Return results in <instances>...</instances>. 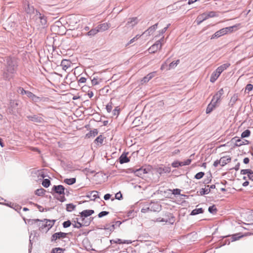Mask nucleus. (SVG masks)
Wrapping results in <instances>:
<instances>
[{
  "label": "nucleus",
  "mask_w": 253,
  "mask_h": 253,
  "mask_svg": "<svg viewBox=\"0 0 253 253\" xmlns=\"http://www.w3.org/2000/svg\"><path fill=\"white\" fill-rule=\"evenodd\" d=\"M203 211H204L202 208L195 209L192 211L191 214L194 215L199 213H202L203 212Z\"/></svg>",
  "instance_id": "27"
},
{
  "label": "nucleus",
  "mask_w": 253,
  "mask_h": 253,
  "mask_svg": "<svg viewBox=\"0 0 253 253\" xmlns=\"http://www.w3.org/2000/svg\"><path fill=\"white\" fill-rule=\"evenodd\" d=\"M87 95L89 98H91L93 96V93L92 91H88Z\"/></svg>",
  "instance_id": "62"
},
{
  "label": "nucleus",
  "mask_w": 253,
  "mask_h": 253,
  "mask_svg": "<svg viewBox=\"0 0 253 253\" xmlns=\"http://www.w3.org/2000/svg\"><path fill=\"white\" fill-rule=\"evenodd\" d=\"M50 184V180L48 179H45L43 180L42 182V185L45 188H47L49 186Z\"/></svg>",
  "instance_id": "35"
},
{
  "label": "nucleus",
  "mask_w": 253,
  "mask_h": 253,
  "mask_svg": "<svg viewBox=\"0 0 253 253\" xmlns=\"http://www.w3.org/2000/svg\"><path fill=\"white\" fill-rule=\"evenodd\" d=\"M250 134H251V131L247 129L242 133L241 137L242 138L247 137L250 135Z\"/></svg>",
  "instance_id": "34"
},
{
  "label": "nucleus",
  "mask_w": 253,
  "mask_h": 253,
  "mask_svg": "<svg viewBox=\"0 0 253 253\" xmlns=\"http://www.w3.org/2000/svg\"><path fill=\"white\" fill-rule=\"evenodd\" d=\"M231 142L234 144L235 146L239 147L248 143V141L246 140H242L238 137H233L231 140Z\"/></svg>",
  "instance_id": "6"
},
{
  "label": "nucleus",
  "mask_w": 253,
  "mask_h": 253,
  "mask_svg": "<svg viewBox=\"0 0 253 253\" xmlns=\"http://www.w3.org/2000/svg\"><path fill=\"white\" fill-rule=\"evenodd\" d=\"M155 74L156 72H153L148 74L146 76L143 78L142 81L144 83L148 82L150 80H151L155 76Z\"/></svg>",
  "instance_id": "19"
},
{
  "label": "nucleus",
  "mask_w": 253,
  "mask_h": 253,
  "mask_svg": "<svg viewBox=\"0 0 253 253\" xmlns=\"http://www.w3.org/2000/svg\"><path fill=\"white\" fill-rule=\"evenodd\" d=\"M52 191L55 194L57 195V199L60 202H64L66 200L65 197V188L63 185H54L52 189Z\"/></svg>",
  "instance_id": "1"
},
{
  "label": "nucleus",
  "mask_w": 253,
  "mask_h": 253,
  "mask_svg": "<svg viewBox=\"0 0 253 253\" xmlns=\"http://www.w3.org/2000/svg\"><path fill=\"white\" fill-rule=\"evenodd\" d=\"M208 19L209 18H212L218 16L217 13L215 11H210L207 13Z\"/></svg>",
  "instance_id": "29"
},
{
  "label": "nucleus",
  "mask_w": 253,
  "mask_h": 253,
  "mask_svg": "<svg viewBox=\"0 0 253 253\" xmlns=\"http://www.w3.org/2000/svg\"><path fill=\"white\" fill-rule=\"evenodd\" d=\"M35 221L40 222V223H39V226L40 229H47V230H49L54 225L55 220L44 219L42 220L36 219L35 220Z\"/></svg>",
  "instance_id": "3"
},
{
  "label": "nucleus",
  "mask_w": 253,
  "mask_h": 253,
  "mask_svg": "<svg viewBox=\"0 0 253 253\" xmlns=\"http://www.w3.org/2000/svg\"><path fill=\"white\" fill-rule=\"evenodd\" d=\"M236 25H234L230 27H225L222 29H220L219 30L216 32L214 34H213L211 39H214L215 38H218L221 36L225 35L228 33H231L233 32L234 29L237 28Z\"/></svg>",
  "instance_id": "2"
},
{
  "label": "nucleus",
  "mask_w": 253,
  "mask_h": 253,
  "mask_svg": "<svg viewBox=\"0 0 253 253\" xmlns=\"http://www.w3.org/2000/svg\"><path fill=\"white\" fill-rule=\"evenodd\" d=\"M128 158L126 156L122 155L120 158V163L123 164L129 162Z\"/></svg>",
  "instance_id": "30"
},
{
  "label": "nucleus",
  "mask_w": 253,
  "mask_h": 253,
  "mask_svg": "<svg viewBox=\"0 0 253 253\" xmlns=\"http://www.w3.org/2000/svg\"><path fill=\"white\" fill-rule=\"evenodd\" d=\"M20 89L21 90V94H26L28 91L25 90L23 88H20Z\"/></svg>",
  "instance_id": "59"
},
{
  "label": "nucleus",
  "mask_w": 253,
  "mask_h": 253,
  "mask_svg": "<svg viewBox=\"0 0 253 253\" xmlns=\"http://www.w3.org/2000/svg\"><path fill=\"white\" fill-rule=\"evenodd\" d=\"M251 172V170L250 169H243L242 170L241 172L243 174H247L248 175V174L250 173Z\"/></svg>",
  "instance_id": "49"
},
{
  "label": "nucleus",
  "mask_w": 253,
  "mask_h": 253,
  "mask_svg": "<svg viewBox=\"0 0 253 253\" xmlns=\"http://www.w3.org/2000/svg\"><path fill=\"white\" fill-rule=\"evenodd\" d=\"M154 204H150L149 207L146 208H143L141 209V212L143 213H146L149 211H152L153 208L154 207Z\"/></svg>",
  "instance_id": "32"
},
{
  "label": "nucleus",
  "mask_w": 253,
  "mask_h": 253,
  "mask_svg": "<svg viewBox=\"0 0 253 253\" xmlns=\"http://www.w3.org/2000/svg\"><path fill=\"white\" fill-rule=\"evenodd\" d=\"M167 63L166 62H165L164 63H163L162 65V66L161 67V70H164L166 68V67H167Z\"/></svg>",
  "instance_id": "58"
},
{
  "label": "nucleus",
  "mask_w": 253,
  "mask_h": 253,
  "mask_svg": "<svg viewBox=\"0 0 253 253\" xmlns=\"http://www.w3.org/2000/svg\"><path fill=\"white\" fill-rule=\"evenodd\" d=\"M27 96L32 99L33 100L36 101L37 99H39L40 98L39 97H38L36 96L35 94H34L32 92L28 91V92H26Z\"/></svg>",
  "instance_id": "24"
},
{
  "label": "nucleus",
  "mask_w": 253,
  "mask_h": 253,
  "mask_svg": "<svg viewBox=\"0 0 253 253\" xmlns=\"http://www.w3.org/2000/svg\"><path fill=\"white\" fill-rule=\"evenodd\" d=\"M208 19L207 13H203L198 16L196 21L198 25H200L204 21Z\"/></svg>",
  "instance_id": "12"
},
{
  "label": "nucleus",
  "mask_w": 253,
  "mask_h": 253,
  "mask_svg": "<svg viewBox=\"0 0 253 253\" xmlns=\"http://www.w3.org/2000/svg\"><path fill=\"white\" fill-rule=\"evenodd\" d=\"M75 208V206L73 204H68L67 205V210L68 211H72Z\"/></svg>",
  "instance_id": "41"
},
{
  "label": "nucleus",
  "mask_w": 253,
  "mask_h": 253,
  "mask_svg": "<svg viewBox=\"0 0 253 253\" xmlns=\"http://www.w3.org/2000/svg\"><path fill=\"white\" fill-rule=\"evenodd\" d=\"M138 23V19L137 17L130 18L128 19L126 25L133 27L136 25Z\"/></svg>",
  "instance_id": "13"
},
{
  "label": "nucleus",
  "mask_w": 253,
  "mask_h": 253,
  "mask_svg": "<svg viewBox=\"0 0 253 253\" xmlns=\"http://www.w3.org/2000/svg\"><path fill=\"white\" fill-rule=\"evenodd\" d=\"M171 191V190H170ZM172 193L173 195H180L181 190L179 189H174L171 190Z\"/></svg>",
  "instance_id": "42"
},
{
  "label": "nucleus",
  "mask_w": 253,
  "mask_h": 253,
  "mask_svg": "<svg viewBox=\"0 0 253 253\" xmlns=\"http://www.w3.org/2000/svg\"><path fill=\"white\" fill-rule=\"evenodd\" d=\"M253 89V85L252 84H248L246 87V90H248L249 92L252 90Z\"/></svg>",
  "instance_id": "44"
},
{
  "label": "nucleus",
  "mask_w": 253,
  "mask_h": 253,
  "mask_svg": "<svg viewBox=\"0 0 253 253\" xmlns=\"http://www.w3.org/2000/svg\"><path fill=\"white\" fill-rule=\"evenodd\" d=\"M65 250L64 249L61 248H55L52 250L51 253H64Z\"/></svg>",
  "instance_id": "28"
},
{
  "label": "nucleus",
  "mask_w": 253,
  "mask_h": 253,
  "mask_svg": "<svg viewBox=\"0 0 253 253\" xmlns=\"http://www.w3.org/2000/svg\"><path fill=\"white\" fill-rule=\"evenodd\" d=\"M120 109L119 107H116L113 110V113L114 116H118L119 114Z\"/></svg>",
  "instance_id": "43"
},
{
  "label": "nucleus",
  "mask_w": 253,
  "mask_h": 253,
  "mask_svg": "<svg viewBox=\"0 0 253 253\" xmlns=\"http://www.w3.org/2000/svg\"><path fill=\"white\" fill-rule=\"evenodd\" d=\"M158 26V24H156L153 26L150 27L147 30H146L143 34L148 32L149 35L152 34L153 32L157 29Z\"/></svg>",
  "instance_id": "25"
},
{
  "label": "nucleus",
  "mask_w": 253,
  "mask_h": 253,
  "mask_svg": "<svg viewBox=\"0 0 253 253\" xmlns=\"http://www.w3.org/2000/svg\"><path fill=\"white\" fill-rule=\"evenodd\" d=\"M204 175H205L204 172H199L195 175V178L197 179H200L202 178L204 176Z\"/></svg>",
  "instance_id": "38"
},
{
  "label": "nucleus",
  "mask_w": 253,
  "mask_h": 253,
  "mask_svg": "<svg viewBox=\"0 0 253 253\" xmlns=\"http://www.w3.org/2000/svg\"><path fill=\"white\" fill-rule=\"evenodd\" d=\"M28 118L31 121L36 123H42L43 121V119L42 117L34 115L32 116H28Z\"/></svg>",
  "instance_id": "14"
},
{
  "label": "nucleus",
  "mask_w": 253,
  "mask_h": 253,
  "mask_svg": "<svg viewBox=\"0 0 253 253\" xmlns=\"http://www.w3.org/2000/svg\"><path fill=\"white\" fill-rule=\"evenodd\" d=\"M115 197L117 199L120 200L122 198V195L120 192L116 194Z\"/></svg>",
  "instance_id": "53"
},
{
  "label": "nucleus",
  "mask_w": 253,
  "mask_h": 253,
  "mask_svg": "<svg viewBox=\"0 0 253 253\" xmlns=\"http://www.w3.org/2000/svg\"><path fill=\"white\" fill-rule=\"evenodd\" d=\"M250 160L248 158H245L244 159L243 162L245 164H247L249 163Z\"/></svg>",
  "instance_id": "61"
},
{
  "label": "nucleus",
  "mask_w": 253,
  "mask_h": 253,
  "mask_svg": "<svg viewBox=\"0 0 253 253\" xmlns=\"http://www.w3.org/2000/svg\"><path fill=\"white\" fill-rule=\"evenodd\" d=\"M103 141V138L101 135H100L99 136H98L95 140V142L100 143H102Z\"/></svg>",
  "instance_id": "39"
},
{
  "label": "nucleus",
  "mask_w": 253,
  "mask_h": 253,
  "mask_svg": "<svg viewBox=\"0 0 253 253\" xmlns=\"http://www.w3.org/2000/svg\"><path fill=\"white\" fill-rule=\"evenodd\" d=\"M220 75V73H218V71L216 70L212 73L210 78V81L212 83H214Z\"/></svg>",
  "instance_id": "17"
},
{
  "label": "nucleus",
  "mask_w": 253,
  "mask_h": 253,
  "mask_svg": "<svg viewBox=\"0 0 253 253\" xmlns=\"http://www.w3.org/2000/svg\"><path fill=\"white\" fill-rule=\"evenodd\" d=\"M33 19L39 26H44L47 22L45 16L42 15L37 10L36 11V14L33 17Z\"/></svg>",
  "instance_id": "5"
},
{
  "label": "nucleus",
  "mask_w": 253,
  "mask_h": 253,
  "mask_svg": "<svg viewBox=\"0 0 253 253\" xmlns=\"http://www.w3.org/2000/svg\"><path fill=\"white\" fill-rule=\"evenodd\" d=\"M72 62L68 60L63 59L61 63V66L62 67L63 70L66 71L67 69L71 67Z\"/></svg>",
  "instance_id": "11"
},
{
  "label": "nucleus",
  "mask_w": 253,
  "mask_h": 253,
  "mask_svg": "<svg viewBox=\"0 0 253 253\" xmlns=\"http://www.w3.org/2000/svg\"><path fill=\"white\" fill-rule=\"evenodd\" d=\"M111 197V195L109 194H106L104 195V198L105 200H109Z\"/></svg>",
  "instance_id": "55"
},
{
  "label": "nucleus",
  "mask_w": 253,
  "mask_h": 253,
  "mask_svg": "<svg viewBox=\"0 0 253 253\" xmlns=\"http://www.w3.org/2000/svg\"><path fill=\"white\" fill-rule=\"evenodd\" d=\"M209 191H210V190L208 188H207V189L203 188L200 191V194L201 195H204V194H207L209 193Z\"/></svg>",
  "instance_id": "40"
},
{
  "label": "nucleus",
  "mask_w": 253,
  "mask_h": 253,
  "mask_svg": "<svg viewBox=\"0 0 253 253\" xmlns=\"http://www.w3.org/2000/svg\"><path fill=\"white\" fill-rule=\"evenodd\" d=\"M71 223L70 221H69V220L65 221L63 223V225L64 228H67V227H69L71 225Z\"/></svg>",
  "instance_id": "45"
},
{
  "label": "nucleus",
  "mask_w": 253,
  "mask_h": 253,
  "mask_svg": "<svg viewBox=\"0 0 253 253\" xmlns=\"http://www.w3.org/2000/svg\"><path fill=\"white\" fill-rule=\"evenodd\" d=\"M98 33V30L97 29L96 27L94 29H91L87 33V35L90 37L94 36Z\"/></svg>",
  "instance_id": "23"
},
{
  "label": "nucleus",
  "mask_w": 253,
  "mask_h": 253,
  "mask_svg": "<svg viewBox=\"0 0 253 253\" xmlns=\"http://www.w3.org/2000/svg\"><path fill=\"white\" fill-rule=\"evenodd\" d=\"M92 194H94L93 195V197L94 198H99L98 196V192L97 191H92Z\"/></svg>",
  "instance_id": "56"
},
{
  "label": "nucleus",
  "mask_w": 253,
  "mask_h": 253,
  "mask_svg": "<svg viewBox=\"0 0 253 253\" xmlns=\"http://www.w3.org/2000/svg\"><path fill=\"white\" fill-rule=\"evenodd\" d=\"M165 42L164 37H163L159 41L156 42L155 43L153 44L149 48V52L154 53L157 52L158 50H160L162 48V45Z\"/></svg>",
  "instance_id": "4"
},
{
  "label": "nucleus",
  "mask_w": 253,
  "mask_h": 253,
  "mask_svg": "<svg viewBox=\"0 0 253 253\" xmlns=\"http://www.w3.org/2000/svg\"><path fill=\"white\" fill-rule=\"evenodd\" d=\"M223 93H224L223 89L221 88L213 96L211 101L218 104L220 102L221 96L223 95Z\"/></svg>",
  "instance_id": "7"
},
{
  "label": "nucleus",
  "mask_w": 253,
  "mask_h": 253,
  "mask_svg": "<svg viewBox=\"0 0 253 253\" xmlns=\"http://www.w3.org/2000/svg\"><path fill=\"white\" fill-rule=\"evenodd\" d=\"M220 160L221 163V166H224L231 162V158L230 156H226L221 157Z\"/></svg>",
  "instance_id": "16"
},
{
  "label": "nucleus",
  "mask_w": 253,
  "mask_h": 253,
  "mask_svg": "<svg viewBox=\"0 0 253 253\" xmlns=\"http://www.w3.org/2000/svg\"><path fill=\"white\" fill-rule=\"evenodd\" d=\"M230 66V63H225L218 67L216 70L220 74Z\"/></svg>",
  "instance_id": "18"
},
{
  "label": "nucleus",
  "mask_w": 253,
  "mask_h": 253,
  "mask_svg": "<svg viewBox=\"0 0 253 253\" xmlns=\"http://www.w3.org/2000/svg\"><path fill=\"white\" fill-rule=\"evenodd\" d=\"M91 83H92V85H95V84H97V83H98L97 79H93V80H92Z\"/></svg>",
  "instance_id": "60"
},
{
  "label": "nucleus",
  "mask_w": 253,
  "mask_h": 253,
  "mask_svg": "<svg viewBox=\"0 0 253 253\" xmlns=\"http://www.w3.org/2000/svg\"><path fill=\"white\" fill-rule=\"evenodd\" d=\"M135 173L136 175H142V174L146 173L147 171L145 169H139L136 170Z\"/></svg>",
  "instance_id": "33"
},
{
  "label": "nucleus",
  "mask_w": 253,
  "mask_h": 253,
  "mask_svg": "<svg viewBox=\"0 0 253 253\" xmlns=\"http://www.w3.org/2000/svg\"><path fill=\"white\" fill-rule=\"evenodd\" d=\"M94 213L93 210H84L81 212V217H87Z\"/></svg>",
  "instance_id": "20"
},
{
  "label": "nucleus",
  "mask_w": 253,
  "mask_h": 253,
  "mask_svg": "<svg viewBox=\"0 0 253 253\" xmlns=\"http://www.w3.org/2000/svg\"><path fill=\"white\" fill-rule=\"evenodd\" d=\"M88 88V86H87V85H84V86H82V90H83V91H85V90H86Z\"/></svg>",
  "instance_id": "63"
},
{
  "label": "nucleus",
  "mask_w": 253,
  "mask_h": 253,
  "mask_svg": "<svg viewBox=\"0 0 253 253\" xmlns=\"http://www.w3.org/2000/svg\"><path fill=\"white\" fill-rule=\"evenodd\" d=\"M249 185V182L248 181H245L243 183V185L244 186H247V185Z\"/></svg>",
  "instance_id": "64"
},
{
  "label": "nucleus",
  "mask_w": 253,
  "mask_h": 253,
  "mask_svg": "<svg viewBox=\"0 0 253 253\" xmlns=\"http://www.w3.org/2000/svg\"><path fill=\"white\" fill-rule=\"evenodd\" d=\"M217 104L211 101L206 109V113L209 114L216 107Z\"/></svg>",
  "instance_id": "15"
},
{
  "label": "nucleus",
  "mask_w": 253,
  "mask_h": 253,
  "mask_svg": "<svg viewBox=\"0 0 253 253\" xmlns=\"http://www.w3.org/2000/svg\"><path fill=\"white\" fill-rule=\"evenodd\" d=\"M66 235L67 233L61 232L55 233L52 235L51 241H56L57 239L64 238L66 237Z\"/></svg>",
  "instance_id": "9"
},
{
  "label": "nucleus",
  "mask_w": 253,
  "mask_h": 253,
  "mask_svg": "<svg viewBox=\"0 0 253 253\" xmlns=\"http://www.w3.org/2000/svg\"><path fill=\"white\" fill-rule=\"evenodd\" d=\"M243 236H244L243 235H240V233H237V234H234L231 236L230 241H231V242L236 241L237 240H239Z\"/></svg>",
  "instance_id": "22"
},
{
  "label": "nucleus",
  "mask_w": 253,
  "mask_h": 253,
  "mask_svg": "<svg viewBox=\"0 0 253 253\" xmlns=\"http://www.w3.org/2000/svg\"><path fill=\"white\" fill-rule=\"evenodd\" d=\"M219 165L221 166V163L220 162V160L215 161L213 163V166L214 167H217Z\"/></svg>",
  "instance_id": "50"
},
{
  "label": "nucleus",
  "mask_w": 253,
  "mask_h": 253,
  "mask_svg": "<svg viewBox=\"0 0 253 253\" xmlns=\"http://www.w3.org/2000/svg\"><path fill=\"white\" fill-rule=\"evenodd\" d=\"M209 211L210 212H215L216 211V208L214 206H210L209 208Z\"/></svg>",
  "instance_id": "48"
},
{
  "label": "nucleus",
  "mask_w": 253,
  "mask_h": 253,
  "mask_svg": "<svg viewBox=\"0 0 253 253\" xmlns=\"http://www.w3.org/2000/svg\"><path fill=\"white\" fill-rule=\"evenodd\" d=\"M108 213H109V212H108V211H101V212H100L98 214V217H102L105 215H107Z\"/></svg>",
  "instance_id": "46"
},
{
  "label": "nucleus",
  "mask_w": 253,
  "mask_h": 253,
  "mask_svg": "<svg viewBox=\"0 0 253 253\" xmlns=\"http://www.w3.org/2000/svg\"><path fill=\"white\" fill-rule=\"evenodd\" d=\"M191 160L190 159H187L184 162H178L177 161L173 162L171 164V166L173 168H177L179 166H184L189 165L190 164Z\"/></svg>",
  "instance_id": "8"
},
{
  "label": "nucleus",
  "mask_w": 253,
  "mask_h": 253,
  "mask_svg": "<svg viewBox=\"0 0 253 253\" xmlns=\"http://www.w3.org/2000/svg\"><path fill=\"white\" fill-rule=\"evenodd\" d=\"M249 179L253 181V172L251 171L248 175Z\"/></svg>",
  "instance_id": "54"
},
{
  "label": "nucleus",
  "mask_w": 253,
  "mask_h": 253,
  "mask_svg": "<svg viewBox=\"0 0 253 253\" xmlns=\"http://www.w3.org/2000/svg\"><path fill=\"white\" fill-rule=\"evenodd\" d=\"M86 81V79L84 77H81L79 80L78 83H84Z\"/></svg>",
  "instance_id": "52"
},
{
  "label": "nucleus",
  "mask_w": 253,
  "mask_h": 253,
  "mask_svg": "<svg viewBox=\"0 0 253 253\" xmlns=\"http://www.w3.org/2000/svg\"><path fill=\"white\" fill-rule=\"evenodd\" d=\"M106 108L108 113L111 112L113 108V103L112 102L109 103L106 105Z\"/></svg>",
  "instance_id": "37"
},
{
  "label": "nucleus",
  "mask_w": 253,
  "mask_h": 253,
  "mask_svg": "<svg viewBox=\"0 0 253 253\" xmlns=\"http://www.w3.org/2000/svg\"><path fill=\"white\" fill-rule=\"evenodd\" d=\"M74 226L75 227L79 228L82 227V224L77 220V222L74 225Z\"/></svg>",
  "instance_id": "51"
},
{
  "label": "nucleus",
  "mask_w": 253,
  "mask_h": 253,
  "mask_svg": "<svg viewBox=\"0 0 253 253\" xmlns=\"http://www.w3.org/2000/svg\"><path fill=\"white\" fill-rule=\"evenodd\" d=\"M44 192H45V190L41 188V189H37L36 191V194L38 196L42 195L44 194Z\"/></svg>",
  "instance_id": "36"
},
{
  "label": "nucleus",
  "mask_w": 253,
  "mask_h": 253,
  "mask_svg": "<svg viewBox=\"0 0 253 253\" xmlns=\"http://www.w3.org/2000/svg\"><path fill=\"white\" fill-rule=\"evenodd\" d=\"M98 131L97 129H94L90 131L87 134H86V136L87 138L94 137L97 135Z\"/></svg>",
  "instance_id": "21"
},
{
  "label": "nucleus",
  "mask_w": 253,
  "mask_h": 253,
  "mask_svg": "<svg viewBox=\"0 0 253 253\" xmlns=\"http://www.w3.org/2000/svg\"><path fill=\"white\" fill-rule=\"evenodd\" d=\"M110 27V24L108 23H104L98 25L96 28L98 30V32H103L108 30Z\"/></svg>",
  "instance_id": "10"
},
{
  "label": "nucleus",
  "mask_w": 253,
  "mask_h": 253,
  "mask_svg": "<svg viewBox=\"0 0 253 253\" xmlns=\"http://www.w3.org/2000/svg\"><path fill=\"white\" fill-rule=\"evenodd\" d=\"M76 179L75 178H66L65 179L64 182L68 184L72 185L76 182Z\"/></svg>",
  "instance_id": "26"
},
{
  "label": "nucleus",
  "mask_w": 253,
  "mask_h": 253,
  "mask_svg": "<svg viewBox=\"0 0 253 253\" xmlns=\"http://www.w3.org/2000/svg\"><path fill=\"white\" fill-rule=\"evenodd\" d=\"M179 60L178 59L176 61H173L171 63H170L169 65V69L168 70H170L172 68H173L174 67H176L178 63H179Z\"/></svg>",
  "instance_id": "31"
},
{
  "label": "nucleus",
  "mask_w": 253,
  "mask_h": 253,
  "mask_svg": "<svg viewBox=\"0 0 253 253\" xmlns=\"http://www.w3.org/2000/svg\"><path fill=\"white\" fill-rule=\"evenodd\" d=\"M116 243H118V244H126V243L128 244V243H129L128 242H126V241L122 242L121 239H118V240L116 242Z\"/></svg>",
  "instance_id": "57"
},
{
  "label": "nucleus",
  "mask_w": 253,
  "mask_h": 253,
  "mask_svg": "<svg viewBox=\"0 0 253 253\" xmlns=\"http://www.w3.org/2000/svg\"><path fill=\"white\" fill-rule=\"evenodd\" d=\"M140 36H139L138 35H136L135 37H134L133 38H132L131 40H130L128 43L129 44L132 43L134 41L137 40L140 38Z\"/></svg>",
  "instance_id": "47"
}]
</instances>
